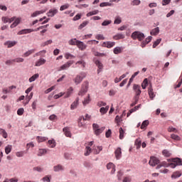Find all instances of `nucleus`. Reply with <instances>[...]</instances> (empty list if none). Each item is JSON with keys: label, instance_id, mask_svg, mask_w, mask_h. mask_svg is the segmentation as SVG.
<instances>
[{"label": "nucleus", "instance_id": "f257e3e1", "mask_svg": "<svg viewBox=\"0 0 182 182\" xmlns=\"http://www.w3.org/2000/svg\"><path fill=\"white\" fill-rule=\"evenodd\" d=\"M177 166H182V161L180 158H174L171 159V163L168 164L166 161L161 162L160 164L157 165L156 168H161V167H171V168H176Z\"/></svg>", "mask_w": 182, "mask_h": 182}, {"label": "nucleus", "instance_id": "f03ea898", "mask_svg": "<svg viewBox=\"0 0 182 182\" xmlns=\"http://www.w3.org/2000/svg\"><path fill=\"white\" fill-rule=\"evenodd\" d=\"M49 26V24L45 25V26H41L38 28H37L36 30L27 28L20 31L18 33V35H25L26 33H31V32H38V31H41V29H46V28Z\"/></svg>", "mask_w": 182, "mask_h": 182}, {"label": "nucleus", "instance_id": "7ed1b4c3", "mask_svg": "<svg viewBox=\"0 0 182 182\" xmlns=\"http://www.w3.org/2000/svg\"><path fill=\"white\" fill-rule=\"evenodd\" d=\"M85 77H86V73L81 72L75 76V77L73 79V82L75 85H80Z\"/></svg>", "mask_w": 182, "mask_h": 182}, {"label": "nucleus", "instance_id": "20e7f679", "mask_svg": "<svg viewBox=\"0 0 182 182\" xmlns=\"http://www.w3.org/2000/svg\"><path fill=\"white\" fill-rule=\"evenodd\" d=\"M131 38L134 41H136V39H138V41L141 42V41H143V39H144V33L140 31H135L132 33V34L131 35Z\"/></svg>", "mask_w": 182, "mask_h": 182}, {"label": "nucleus", "instance_id": "39448f33", "mask_svg": "<svg viewBox=\"0 0 182 182\" xmlns=\"http://www.w3.org/2000/svg\"><path fill=\"white\" fill-rule=\"evenodd\" d=\"M141 87L139 85L134 84L133 86V90L135 92L134 98L135 100L140 99V95H141Z\"/></svg>", "mask_w": 182, "mask_h": 182}, {"label": "nucleus", "instance_id": "423d86ee", "mask_svg": "<svg viewBox=\"0 0 182 182\" xmlns=\"http://www.w3.org/2000/svg\"><path fill=\"white\" fill-rule=\"evenodd\" d=\"M73 63H75L73 60H69L68 62L65 63L64 65H61L59 68L58 71L60 72V70H66V69H69V68H70V66H72Z\"/></svg>", "mask_w": 182, "mask_h": 182}, {"label": "nucleus", "instance_id": "0eeeda50", "mask_svg": "<svg viewBox=\"0 0 182 182\" xmlns=\"http://www.w3.org/2000/svg\"><path fill=\"white\" fill-rule=\"evenodd\" d=\"M88 84L82 85L78 92V96H85L87 93Z\"/></svg>", "mask_w": 182, "mask_h": 182}, {"label": "nucleus", "instance_id": "6e6552de", "mask_svg": "<svg viewBox=\"0 0 182 182\" xmlns=\"http://www.w3.org/2000/svg\"><path fill=\"white\" fill-rule=\"evenodd\" d=\"M107 170H112L111 174H114V173H116V166L112 162L107 164Z\"/></svg>", "mask_w": 182, "mask_h": 182}, {"label": "nucleus", "instance_id": "1a4fd4ad", "mask_svg": "<svg viewBox=\"0 0 182 182\" xmlns=\"http://www.w3.org/2000/svg\"><path fill=\"white\" fill-rule=\"evenodd\" d=\"M76 46H77L78 48H80V50H85L86 48H87V46L83 43V42L80 41H76Z\"/></svg>", "mask_w": 182, "mask_h": 182}, {"label": "nucleus", "instance_id": "9d476101", "mask_svg": "<svg viewBox=\"0 0 182 182\" xmlns=\"http://www.w3.org/2000/svg\"><path fill=\"white\" fill-rule=\"evenodd\" d=\"M116 45V43L112 42V41H106L104 42L102 45L103 48H108V49H110V48H113Z\"/></svg>", "mask_w": 182, "mask_h": 182}, {"label": "nucleus", "instance_id": "9b49d317", "mask_svg": "<svg viewBox=\"0 0 182 182\" xmlns=\"http://www.w3.org/2000/svg\"><path fill=\"white\" fill-rule=\"evenodd\" d=\"M159 163H160V161L156 157H151L149 160V164L150 166H152V167H154V166H157Z\"/></svg>", "mask_w": 182, "mask_h": 182}, {"label": "nucleus", "instance_id": "f8f14e48", "mask_svg": "<svg viewBox=\"0 0 182 182\" xmlns=\"http://www.w3.org/2000/svg\"><path fill=\"white\" fill-rule=\"evenodd\" d=\"M148 93L151 100H153V99L156 97V95H154V92H153V87L151 86V84L149 85V87L148 88Z\"/></svg>", "mask_w": 182, "mask_h": 182}, {"label": "nucleus", "instance_id": "ddd939ff", "mask_svg": "<svg viewBox=\"0 0 182 182\" xmlns=\"http://www.w3.org/2000/svg\"><path fill=\"white\" fill-rule=\"evenodd\" d=\"M46 63V60L43 58H41L35 63V66L39 67L45 65Z\"/></svg>", "mask_w": 182, "mask_h": 182}, {"label": "nucleus", "instance_id": "4468645a", "mask_svg": "<svg viewBox=\"0 0 182 182\" xmlns=\"http://www.w3.org/2000/svg\"><path fill=\"white\" fill-rule=\"evenodd\" d=\"M115 157L117 160H120L122 158V148L118 147L114 151Z\"/></svg>", "mask_w": 182, "mask_h": 182}, {"label": "nucleus", "instance_id": "2eb2a0df", "mask_svg": "<svg viewBox=\"0 0 182 182\" xmlns=\"http://www.w3.org/2000/svg\"><path fill=\"white\" fill-rule=\"evenodd\" d=\"M94 62L96 66H97L98 68V70H97L98 73H100V72H102L103 69V64H102V63L99 60H94Z\"/></svg>", "mask_w": 182, "mask_h": 182}, {"label": "nucleus", "instance_id": "dca6fc26", "mask_svg": "<svg viewBox=\"0 0 182 182\" xmlns=\"http://www.w3.org/2000/svg\"><path fill=\"white\" fill-rule=\"evenodd\" d=\"M85 122H86L85 120V117L81 116L79 117L78 119V127H85L86 123H85Z\"/></svg>", "mask_w": 182, "mask_h": 182}, {"label": "nucleus", "instance_id": "f3484780", "mask_svg": "<svg viewBox=\"0 0 182 182\" xmlns=\"http://www.w3.org/2000/svg\"><path fill=\"white\" fill-rule=\"evenodd\" d=\"M58 11L56 9H51L49 10V11L47 13L48 16H50L51 18L53 16H55L56 14H58Z\"/></svg>", "mask_w": 182, "mask_h": 182}, {"label": "nucleus", "instance_id": "a211bd4d", "mask_svg": "<svg viewBox=\"0 0 182 182\" xmlns=\"http://www.w3.org/2000/svg\"><path fill=\"white\" fill-rule=\"evenodd\" d=\"M16 43H18V42L9 41L4 43V45L5 46H7V48H13V46H15V45H16Z\"/></svg>", "mask_w": 182, "mask_h": 182}, {"label": "nucleus", "instance_id": "6ab92c4d", "mask_svg": "<svg viewBox=\"0 0 182 182\" xmlns=\"http://www.w3.org/2000/svg\"><path fill=\"white\" fill-rule=\"evenodd\" d=\"M124 38H126V36H124V34L122 33H117L115 36H113V39L114 41H119L120 39H124Z\"/></svg>", "mask_w": 182, "mask_h": 182}, {"label": "nucleus", "instance_id": "aec40b11", "mask_svg": "<svg viewBox=\"0 0 182 182\" xmlns=\"http://www.w3.org/2000/svg\"><path fill=\"white\" fill-rule=\"evenodd\" d=\"M79 105V97H77L75 101H74L70 106L71 110H75L76 107H77V105Z\"/></svg>", "mask_w": 182, "mask_h": 182}, {"label": "nucleus", "instance_id": "412c9836", "mask_svg": "<svg viewBox=\"0 0 182 182\" xmlns=\"http://www.w3.org/2000/svg\"><path fill=\"white\" fill-rule=\"evenodd\" d=\"M127 75H129V73H127L126 74H123L119 78L115 77L114 83H119V82H121V80H123V79H124V77H126V76H127Z\"/></svg>", "mask_w": 182, "mask_h": 182}, {"label": "nucleus", "instance_id": "4be33fe9", "mask_svg": "<svg viewBox=\"0 0 182 182\" xmlns=\"http://www.w3.org/2000/svg\"><path fill=\"white\" fill-rule=\"evenodd\" d=\"M159 33H160V28L159 27H156L153 30H151V31L150 32V34L154 36H156V35H159Z\"/></svg>", "mask_w": 182, "mask_h": 182}, {"label": "nucleus", "instance_id": "5701e85b", "mask_svg": "<svg viewBox=\"0 0 182 182\" xmlns=\"http://www.w3.org/2000/svg\"><path fill=\"white\" fill-rule=\"evenodd\" d=\"M2 21L4 23H7V22H9V23H11V22H14V21H15V17H12L11 18H9L7 17H2Z\"/></svg>", "mask_w": 182, "mask_h": 182}, {"label": "nucleus", "instance_id": "b1692460", "mask_svg": "<svg viewBox=\"0 0 182 182\" xmlns=\"http://www.w3.org/2000/svg\"><path fill=\"white\" fill-rule=\"evenodd\" d=\"M14 22L11 25L10 28H14L16 26H18L21 22V18H14Z\"/></svg>", "mask_w": 182, "mask_h": 182}, {"label": "nucleus", "instance_id": "393cba45", "mask_svg": "<svg viewBox=\"0 0 182 182\" xmlns=\"http://www.w3.org/2000/svg\"><path fill=\"white\" fill-rule=\"evenodd\" d=\"M91 101H92V100L90 99V95L88 94V95H87V97L85 98V99L82 101V105H83V106H86V105H89V103H90Z\"/></svg>", "mask_w": 182, "mask_h": 182}, {"label": "nucleus", "instance_id": "a878e982", "mask_svg": "<svg viewBox=\"0 0 182 182\" xmlns=\"http://www.w3.org/2000/svg\"><path fill=\"white\" fill-rule=\"evenodd\" d=\"M63 130L64 134L66 136V137H71L72 134L70 133L69 128L65 127V128H63Z\"/></svg>", "mask_w": 182, "mask_h": 182}, {"label": "nucleus", "instance_id": "bb28decb", "mask_svg": "<svg viewBox=\"0 0 182 182\" xmlns=\"http://www.w3.org/2000/svg\"><path fill=\"white\" fill-rule=\"evenodd\" d=\"M0 134L4 137V139H8V133L5 129L0 128Z\"/></svg>", "mask_w": 182, "mask_h": 182}, {"label": "nucleus", "instance_id": "cd10ccee", "mask_svg": "<svg viewBox=\"0 0 182 182\" xmlns=\"http://www.w3.org/2000/svg\"><path fill=\"white\" fill-rule=\"evenodd\" d=\"M123 50V48L122 47H116L114 48V55H119V53H122Z\"/></svg>", "mask_w": 182, "mask_h": 182}, {"label": "nucleus", "instance_id": "c85d7f7f", "mask_svg": "<svg viewBox=\"0 0 182 182\" xmlns=\"http://www.w3.org/2000/svg\"><path fill=\"white\" fill-rule=\"evenodd\" d=\"M103 150V148L102 146H97V148H94L92 151H94V154H99Z\"/></svg>", "mask_w": 182, "mask_h": 182}, {"label": "nucleus", "instance_id": "c756f323", "mask_svg": "<svg viewBox=\"0 0 182 182\" xmlns=\"http://www.w3.org/2000/svg\"><path fill=\"white\" fill-rule=\"evenodd\" d=\"M32 53H35V49H31L30 50H28L27 52H26L23 56L24 58H28V56H31V55H32Z\"/></svg>", "mask_w": 182, "mask_h": 182}, {"label": "nucleus", "instance_id": "7c9ffc66", "mask_svg": "<svg viewBox=\"0 0 182 182\" xmlns=\"http://www.w3.org/2000/svg\"><path fill=\"white\" fill-rule=\"evenodd\" d=\"M42 14H45V11H43V10L36 11L31 14V17L35 18L36 16H38V15H41Z\"/></svg>", "mask_w": 182, "mask_h": 182}, {"label": "nucleus", "instance_id": "2f4dec72", "mask_svg": "<svg viewBox=\"0 0 182 182\" xmlns=\"http://www.w3.org/2000/svg\"><path fill=\"white\" fill-rule=\"evenodd\" d=\"M178 177H181V173L180 171L173 172L171 175V178H178Z\"/></svg>", "mask_w": 182, "mask_h": 182}, {"label": "nucleus", "instance_id": "473e14b6", "mask_svg": "<svg viewBox=\"0 0 182 182\" xmlns=\"http://www.w3.org/2000/svg\"><path fill=\"white\" fill-rule=\"evenodd\" d=\"M48 146H50V149H53L56 146V142L53 139L48 140Z\"/></svg>", "mask_w": 182, "mask_h": 182}, {"label": "nucleus", "instance_id": "72a5a7b5", "mask_svg": "<svg viewBox=\"0 0 182 182\" xmlns=\"http://www.w3.org/2000/svg\"><path fill=\"white\" fill-rule=\"evenodd\" d=\"M171 139L173 140H176V141H180L181 138L178 135H176L175 134H171Z\"/></svg>", "mask_w": 182, "mask_h": 182}, {"label": "nucleus", "instance_id": "f704fd0d", "mask_svg": "<svg viewBox=\"0 0 182 182\" xmlns=\"http://www.w3.org/2000/svg\"><path fill=\"white\" fill-rule=\"evenodd\" d=\"M72 93H73V87H70L68 90V91H67V92H66V94L65 95V97H70V95H72Z\"/></svg>", "mask_w": 182, "mask_h": 182}, {"label": "nucleus", "instance_id": "c9c22d12", "mask_svg": "<svg viewBox=\"0 0 182 182\" xmlns=\"http://www.w3.org/2000/svg\"><path fill=\"white\" fill-rule=\"evenodd\" d=\"M38 77H39V74H35L28 79V82H30V83H32V82H35L36 79H38Z\"/></svg>", "mask_w": 182, "mask_h": 182}, {"label": "nucleus", "instance_id": "e433bc0d", "mask_svg": "<svg viewBox=\"0 0 182 182\" xmlns=\"http://www.w3.org/2000/svg\"><path fill=\"white\" fill-rule=\"evenodd\" d=\"M36 139L38 140V143H42L43 141H46L48 140V138L46 136H37Z\"/></svg>", "mask_w": 182, "mask_h": 182}, {"label": "nucleus", "instance_id": "4c0bfd02", "mask_svg": "<svg viewBox=\"0 0 182 182\" xmlns=\"http://www.w3.org/2000/svg\"><path fill=\"white\" fill-rule=\"evenodd\" d=\"M108 110H109V106H107L106 107H101L100 109V113H102V114H106Z\"/></svg>", "mask_w": 182, "mask_h": 182}, {"label": "nucleus", "instance_id": "58836bf2", "mask_svg": "<svg viewBox=\"0 0 182 182\" xmlns=\"http://www.w3.org/2000/svg\"><path fill=\"white\" fill-rule=\"evenodd\" d=\"M12 151V145H8L5 147V153L6 154H9Z\"/></svg>", "mask_w": 182, "mask_h": 182}, {"label": "nucleus", "instance_id": "ea45409f", "mask_svg": "<svg viewBox=\"0 0 182 182\" xmlns=\"http://www.w3.org/2000/svg\"><path fill=\"white\" fill-rule=\"evenodd\" d=\"M104 131H105V127H102L99 128L98 129L95 130V134L97 136H99V134L103 133Z\"/></svg>", "mask_w": 182, "mask_h": 182}, {"label": "nucleus", "instance_id": "a19ab883", "mask_svg": "<svg viewBox=\"0 0 182 182\" xmlns=\"http://www.w3.org/2000/svg\"><path fill=\"white\" fill-rule=\"evenodd\" d=\"M119 139L120 140H123L124 139V130H123V128H119Z\"/></svg>", "mask_w": 182, "mask_h": 182}, {"label": "nucleus", "instance_id": "79ce46f5", "mask_svg": "<svg viewBox=\"0 0 182 182\" xmlns=\"http://www.w3.org/2000/svg\"><path fill=\"white\" fill-rule=\"evenodd\" d=\"M92 52L93 53V55L95 56H105V53H99L97 51H95V48H92Z\"/></svg>", "mask_w": 182, "mask_h": 182}, {"label": "nucleus", "instance_id": "37998d69", "mask_svg": "<svg viewBox=\"0 0 182 182\" xmlns=\"http://www.w3.org/2000/svg\"><path fill=\"white\" fill-rule=\"evenodd\" d=\"M162 154L164 156V157H170V156H171V153H170L167 149L162 151Z\"/></svg>", "mask_w": 182, "mask_h": 182}, {"label": "nucleus", "instance_id": "c03bdc74", "mask_svg": "<svg viewBox=\"0 0 182 182\" xmlns=\"http://www.w3.org/2000/svg\"><path fill=\"white\" fill-rule=\"evenodd\" d=\"M147 85H149V80H147V78H145L141 83L142 89H146V87H147Z\"/></svg>", "mask_w": 182, "mask_h": 182}, {"label": "nucleus", "instance_id": "a18cd8bd", "mask_svg": "<svg viewBox=\"0 0 182 182\" xmlns=\"http://www.w3.org/2000/svg\"><path fill=\"white\" fill-rule=\"evenodd\" d=\"M97 14H99V10H94L87 13V16H93V15H97Z\"/></svg>", "mask_w": 182, "mask_h": 182}, {"label": "nucleus", "instance_id": "49530a36", "mask_svg": "<svg viewBox=\"0 0 182 182\" xmlns=\"http://www.w3.org/2000/svg\"><path fill=\"white\" fill-rule=\"evenodd\" d=\"M92 153V149L90 146H86L85 147V156H89Z\"/></svg>", "mask_w": 182, "mask_h": 182}, {"label": "nucleus", "instance_id": "de8ad7c7", "mask_svg": "<svg viewBox=\"0 0 182 182\" xmlns=\"http://www.w3.org/2000/svg\"><path fill=\"white\" fill-rule=\"evenodd\" d=\"M48 153V150L46 149H39L38 152V156H43V154H46Z\"/></svg>", "mask_w": 182, "mask_h": 182}, {"label": "nucleus", "instance_id": "09e8293b", "mask_svg": "<svg viewBox=\"0 0 182 182\" xmlns=\"http://www.w3.org/2000/svg\"><path fill=\"white\" fill-rule=\"evenodd\" d=\"M114 23L115 25H119L122 23V18H120V16H117L114 19Z\"/></svg>", "mask_w": 182, "mask_h": 182}, {"label": "nucleus", "instance_id": "8fccbe9b", "mask_svg": "<svg viewBox=\"0 0 182 182\" xmlns=\"http://www.w3.org/2000/svg\"><path fill=\"white\" fill-rule=\"evenodd\" d=\"M149 120L144 121L141 125V129H146V127L149 126Z\"/></svg>", "mask_w": 182, "mask_h": 182}, {"label": "nucleus", "instance_id": "3c124183", "mask_svg": "<svg viewBox=\"0 0 182 182\" xmlns=\"http://www.w3.org/2000/svg\"><path fill=\"white\" fill-rule=\"evenodd\" d=\"M89 23V21H83L82 23H81L79 26H78V29H83V28H85L86 26H87Z\"/></svg>", "mask_w": 182, "mask_h": 182}, {"label": "nucleus", "instance_id": "603ef678", "mask_svg": "<svg viewBox=\"0 0 182 182\" xmlns=\"http://www.w3.org/2000/svg\"><path fill=\"white\" fill-rule=\"evenodd\" d=\"M135 146L137 149H140V147H141V141H140V139H136L135 141Z\"/></svg>", "mask_w": 182, "mask_h": 182}, {"label": "nucleus", "instance_id": "864d4df0", "mask_svg": "<svg viewBox=\"0 0 182 182\" xmlns=\"http://www.w3.org/2000/svg\"><path fill=\"white\" fill-rule=\"evenodd\" d=\"M62 170H63V166L61 165H57L54 166V171H60Z\"/></svg>", "mask_w": 182, "mask_h": 182}, {"label": "nucleus", "instance_id": "5fc2aeb1", "mask_svg": "<svg viewBox=\"0 0 182 182\" xmlns=\"http://www.w3.org/2000/svg\"><path fill=\"white\" fill-rule=\"evenodd\" d=\"M168 132L169 133L173 132V133H177V132H178V130H177V129L173 127H169L168 128Z\"/></svg>", "mask_w": 182, "mask_h": 182}, {"label": "nucleus", "instance_id": "6e6d98bb", "mask_svg": "<svg viewBox=\"0 0 182 182\" xmlns=\"http://www.w3.org/2000/svg\"><path fill=\"white\" fill-rule=\"evenodd\" d=\"M112 23V20H105L102 23V26H107Z\"/></svg>", "mask_w": 182, "mask_h": 182}, {"label": "nucleus", "instance_id": "4d7b16f0", "mask_svg": "<svg viewBox=\"0 0 182 182\" xmlns=\"http://www.w3.org/2000/svg\"><path fill=\"white\" fill-rule=\"evenodd\" d=\"M75 65H81L82 68H86V63L84 60L77 61Z\"/></svg>", "mask_w": 182, "mask_h": 182}, {"label": "nucleus", "instance_id": "13d9d810", "mask_svg": "<svg viewBox=\"0 0 182 182\" xmlns=\"http://www.w3.org/2000/svg\"><path fill=\"white\" fill-rule=\"evenodd\" d=\"M95 38L97 39V41H105V36H103L102 34H97Z\"/></svg>", "mask_w": 182, "mask_h": 182}, {"label": "nucleus", "instance_id": "bf43d9fd", "mask_svg": "<svg viewBox=\"0 0 182 182\" xmlns=\"http://www.w3.org/2000/svg\"><path fill=\"white\" fill-rule=\"evenodd\" d=\"M100 6L101 8H103L105 6H112V4L109 3V2H103V3H101L100 4Z\"/></svg>", "mask_w": 182, "mask_h": 182}, {"label": "nucleus", "instance_id": "052dcab7", "mask_svg": "<svg viewBox=\"0 0 182 182\" xmlns=\"http://www.w3.org/2000/svg\"><path fill=\"white\" fill-rule=\"evenodd\" d=\"M24 154H25V151H18L16 153V156L17 157H23Z\"/></svg>", "mask_w": 182, "mask_h": 182}, {"label": "nucleus", "instance_id": "680f3d73", "mask_svg": "<svg viewBox=\"0 0 182 182\" xmlns=\"http://www.w3.org/2000/svg\"><path fill=\"white\" fill-rule=\"evenodd\" d=\"M23 58H17L13 60V62H16V63H21L22 62H23Z\"/></svg>", "mask_w": 182, "mask_h": 182}, {"label": "nucleus", "instance_id": "e2e57ef3", "mask_svg": "<svg viewBox=\"0 0 182 182\" xmlns=\"http://www.w3.org/2000/svg\"><path fill=\"white\" fill-rule=\"evenodd\" d=\"M141 1H140V0H134L132 1L131 5H132V6H134L136 5H140Z\"/></svg>", "mask_w": 182, "mask_h": 182}, {"label": "nucleus", "instance_id": "0e129e2a", "mask_svg": "<svg viewBox=\"0 0 182 182\" xmlns=\"http://www.w3.org/2000/svg\"><path fill=\"white\" fill-rule=\"evenodd\" d=\"M76 41H78V40H76V38H73L68 41V43L69 45L75 46L76 45Z\"/></svg>", "mask_w": 182, "mask_h": 182}, {"label": "nucleus", "instance_id": "69168bd1", "mask_svg": "<svg viewBox=\"0 0 182 182\" xmlns=\"http://www.w3.org/2000/svg\"><path fill=\"white\" fill-rule=\"evenodd\" d=\"M122 122V117H120L119 115H117L115 117V123L119 126V124Z\"/></svg>", "mask_w": 182, "mask_h": 182}, {"label": "nucleus", "instance_id": "338daca9", "mask_svg": "<svg viewBox=\"0 0 182 182\" xmlns=\"http://www.w3.org/2000/svg\"><path fill=\"white\" fill-rule=\"evenodd\" d=\"M23 112H25V110L23 109V108H19L18 110H17V114L18 116H22V114H23Z\"/></svg>", "mask_w": 182, "mask_h": 182}, {"label": "nucleus", "instance_id": "774afa93", "mask_svg": "<svg viewBox=\"0 0 182 182\" xmlns=\"http://www.w3.org/2000/svg\"><path fill=\"white\" fill-rule=\"evenodd\" d=\"M160 42H161V39H157L156 41H154L153 44V48H156L158 46V45H160Z\"/></svg>", "mask_w": 182, "mask_h": 182}]
</instances>
